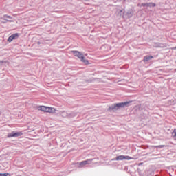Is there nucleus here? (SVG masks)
<instances>
[{
	"label": "nucleus",
	"mask_w": 176,
	"mask_h": 176,
	"mask_svg": "<svg viewBox=\"0 0 176 176\" xmlns=\"http://www.w3.org/2000/svg\"><path fill=\"white\" fill-rule=\"evenodd\" d=\"M129 104H130V102H124L112 104L109 107V111H118V109H120V108H124L125 107H129Z\"/></svg>",
	"instance_id": "nucleus-1"
},
{
	"label": "nucleus",
	"mask_w": 176,
	"mask_h": 176,
	"mask_svg": "<svg viewBox=\"0 0 176 176\" xmlns=\"http://www.w3.org/2000/svg\"><path fill=\"white\" fill-rule=\"evenodd\" d=\"M72 53L76 56L78 57L82 63L85 64H89V60L85 59V56H83V54L79 51H72Z\"/></svg>",
	"instance_id": "nucleus-2"
},
{
	"label": "nucleus",
	"mask_w": 176,
	"mask_h": 176,
	"mask_svg": "<svg viewBox=\"0 0 176 176\" xmlns=\"http://www.w3.org/2000/svg\"><path fill=\"white\" fill-rule=\"evenodd\" d=\"M38 109L42 112H48L49 113H54L56 112V109L46 106H40L38 107Z\"/></svg>",
	"instance_id": "nucleus-3"
},
{
	"label": "nucleus",
	"mask_w": 176,
	"mask_h": 176,
	"mask_svg": "<svg viewBox=\"0 0 176 176\" xmlns=\"http://www.w3.org/2000/svg\"><path fill=\"white\" fill-rule=\"evenodd\" d=\"M21 135H23V133L21 132H12L11 133H8V138H12L21 137Z\"/></svg>",
	"instance_id": "nucleus-4"
},
{
	"label": "nucleus",
	"mask_w": 176,
	"mask_h": 176,
	"mask_svg": "<svg viewBox=\"0 0 176 176\" xmlns=\"http://www.w3.org/2000/svg\"><path fill=\"white\" fill-rule=\"evenodd\" d=\"M61 116H63V118H74V116H76L74 113H69L67 111H63L61 113Z\"/></svg>",
	"instance_id": "nucleus-5"
},
{
	"label": "nucleus",
	"mask_w": 176,
	"mask_h": 176,
	"mask_svg": "<svg viewBox=\"0 0 176 176\" xmlns=\"http://www.w3.org/2000/svg\"><path fill=\"white\" fill-rule=\"evenodd\" d=\"M91 162H93V160H87L85 161H82L78 164V167L82 168L85 167L86 164H91Z\"/></svg>",
	"instance_id": "nucleus-6"
},
{
	"label": "nucleus",
	"mask_w": 176,
	"mask_h": 176,
	"mask_svg": "<svg viewBox=\"0 0 176 176\" xmlns=\"http://www.w3.org/2000/svg\"><path fill=\"white\" fill-rule=\"evenodd\" d=\"M16 38H19V34L16 33L12 35H11L8 38V42H12L14 39H16Z\"/></svg>",
	"instance_id": "nucleus-7"
},
{
	"label": "nucleus",
	"mask_w": 176,
	"mask_h": 176,
	"mask_svg": "<svg viewBox=\"0 0 176 176\" xmlns=\"http://www.w3.org/2000/svg\"><path fill=\"white\" fill-rule=\"evenodd\" d=\"M152 58H153V56H146L144 58V61L146 62V61H149L150 60H152Z\"/></svg>",
	"instance_id": "nucleus-8"
},
{
	"label": "nucleus",
	"mask_w": 176,
	"mask_h": 176,
	"mask_svg": "<svg viewBox=\"0 0 176 176\" xmlns=\"http://www.w3.org/2000/svg\"><path fill=\"white\" fill-rule=\"evenodd\" d=\"M115 160H124V155H119L115 159Z\"/></svg>",
	"instance_id": "nucleus-9"
},
{
	"label": "nucleus",
	"mask_w": 176,
	"mask_h": 176,
	"mask_svg": "<svg viewBox=\"0 0 176 176\" xmlns=\"http://www.w3.org/2000/svg\"><path fill=\"white\" fill-rule=\"evenodd\" d=\"M1 19H3V20H8V19H12V17L10 16L4 15L3 17H1Z\"/></svg>",
	"instance_id": "nucleus-10"
},
{
	"label": "nucleus",
	"mask_w": 176,
	"mask_h": 176,
	"mask_svg": "<svg viewBox=\"0 0 176 176\" xmlns=\"http://www.w3.org/2000/svg\"><path fill=\"white\" fill-rule=\"evenodd\" d=\"M131 159H133V158H131L130 156H124V160H131Z\"/></svg>",
	"instance_id": "nucleus-11"
},
{
	"label": "nucleus",
	"mask_w": 176,
	"mask_h": 176,
	"mask_svg": "<svg viewBox=\"0 0 176 176\" xmlns=\"http://www.w3.org/2000/svg\"><path fill=\"white\" fill-rule=\"evenodd\" d=\"M126 14H128V17H131V16H133V12L131 11H129L126 12Z\"/></svg>",
	"instance_id": "nucleus-12"
},
{
	"label": "nucleus",
	"mask_w": 176,
	"mask_h": 176,
	"mask_svg": "<svg viewBox=\"0 0 176 176\" xmlns=\"http://www.w3.org/2000/svg\"><path fill=\"white\" fill-rule=\"evenodd\" d=\"M0 176H10L9 173H0Z\"/></svg>",
	"instance_id": "nucleus-13"
},
{
	"label": "nucleus",
	"mask_w": 176,
	"mask_h": 176,
	"mask_svg": "<svg viewBox=\"0 0 176 176\" xmlns=\"http://www.w3.org/2000/svg\"><path fill=\"white\" fill-rule=\"evenodd\" d=\"M172 135L173 137H176V129L173 130V131L172 132Z\"/></svg>",
	"instance_id": "nucleus-14"
},
{
	"label": "nucleus",
	"mask_w": 176,
	"mask_h": 176,
	"mask_svg": "<svg viewBox=\"0 0 176 176\" xmlns=\"http://www.w3.org/2000/svg\"><path fill=\"white\" fill-rule=\"evenodd\" d=\"M140 6H148V3H142Z\"/></svg>",
	"instance_id": "nucleus-15"
},
{
	"label": "nucleus",
	"mask_w": 176,
	"mask_h": 176,
	"mask_svg": "<svg viewBox=\"0 0 176 176\" xmlns=\"http://www.w3.org/2000/svg\"><path fill=\"white\" fill-rule=\"evenodd\" d=\"M147 6L152 7V3H147Z\"/></svg>",
	"instance_id": "nucleus-16"
},
{
	"label": "nucleus",
	"mask_w": 176,
	"mask_h": 176,
	"mask_svg": "<svg viewBox=\"0 0 176 176\" xmlns=\"http://www.w3.org/2000/svg\"><path fill=\"white\" fill-rule=\"evenodd\" d=\"M164 146L160 145V146H157L156 148H163Z\"/></svg>",
	"instance_id": "nucleus-17"
},
{
	"label": "nucleus",
	"mask_w": 176,
	"mask_h": 176,
	"mask_svg": "<svg viewBox=\"0 0 176 176\" xmlns=\"http://www.w3.org/2000/svg\"><path fill=\"white\" fill-rule=\"evenodd\" d=\"M151 6L155 7V6H156V4L152 3V4H151Z\"/></svg>",
	"instance_id": "nucleus-18"
},
{
	"label": "nucleus",
	"mask_w": 176,
	"mask_h": 176,
	"mask_svg": "<svg viewBox=\"0 0 176 176\" xmlns=\"http://www.w3.org/2000/svg\"><path fill=\"white\" fill-rule=\"evenodd\" d=\"M155 46H156V47H159V46H160V45H159V43H157Z\"/></svg>",
	"instance_id": "nucleus-19"
},
{
	"label": "nucleus",
	"mask_w": 176,
	"mask_h": 176,
	"mask_svg": "<svg viewBox=\"0 0 176 176\" xmlns=\"http://www.w3.org/2000/svg\"><path fill=\"white\" fill-rule=\"evenodd\" d=\"M6 21H10V22H12V21H12V20H10V19H7Z\"/></svg>",
	"instance_id": "nucleus-20"
},
{
	"label": "nucleus",
	"mask_w": 176,
	"mask_h": 176,
	"mask_svg": "<svg viewBox=\"0 0 176 176\" xmlns=\"http://www.w3.org/2000/svg\"><path fill=\"white\" fill-rule=\"evenodd\" d=\"M0 63H2V62L0 61Z\"/></svg>",
	"instance_id": "nucleus-21"
}]
</instances>
